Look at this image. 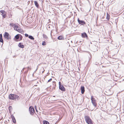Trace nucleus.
Masks as SVG:
<instances>
[{
  "label": "nucleus",
  "instance_id": "1",
  "mask_svg": "<svg viewBox=\"0 0 124 124\" xmlns=\"http://www.w3.org/2000/svg\"><path fill=\"white\" fill-rule=\"evenodd\" d=\"M9 98L11 100H18L19 99V97L15 94H10L8 96Z\"/></svg>",
  "mask_w": 124,
  "mask_h": 124
},
{
  "label": "nucleus",
  "instance_id": "2",
  "mask_svg": "<svg viewBox=\"0 0 124 124\" xmlns=\"http://www.w3.org/2000/svg\"><path fill=\"white\" fill-rule=\"evenodd\" d=\"M85 118L86 123L88 124H93V121L89 116H85Z\"/></svg>",
  "mask_w": 124,
  "mask_h": 124
},
{
  "label": "nucleus",
  "instance_id": "3",
  "mask_svg": "<svg viewBox=\"0 0 124 124\" xmlns=\"http://www.w3.org/2000/svg\"><path fill=\"white\" fill-rule=\"evenodd\" d=\"M29 111L31 114V115H33L34 113L35 112V111L34 108L32 106H31L30 107Z\"/></svg>",
  "mask_w": 124,
  "mask_h": 124
},
{
  "label": "nucleus",
  "instance_id": "4",
  "mask_svg": "<svg viewBox=\"0 0 124 124\" xmlns=\"http://www.w3.org/2000/svg\"><path fill=\"white\" fill-rule=\"evenodd\" d=\"M78 21L79 23L81 25H84L85 24V23L84 21L80 20L79 18L78 19Z\"/></svg>",
  "mask_w": 124,
  "mask_h": 124
},
{
  "label": "nucleus",
  "instance_id": "5",
  "mask_svg": "<svg viewBox=\"0 0 124 124\" xmlns=\"http://www.w3.org/2000/svg\"><path fill=\"white\" fill-rule=\"evenodd\" d=\"M92 97H92L91 99L92 102L93 106L95 107H96V100H94V98H93Z\"/></svg>",
  "mask_w": 124,
  "mask_h": 124
},
{
  "label": "nucleus",
  "instance_id": "6",
  "mask_svg": "<svg viewBox=\"0 0 124 124\" xmlns=\"http://www.w3.org/2000/svg\"><path fill=\"white\" fill-rule=\"evenodd\" d=\"M4 36L5 38L6 39L8 40L9 39V34L7 32H5V34L4 35Z\"/></svg>",
  "mask_w": 124,
  "mask_h": 124
},
{
  "label": "nucleus",
  "instance_id": "7",
  "mask_svg": "<svg viewBox=\"0 0 124 124\" xmlns=\"http://www.w3.org/2000/svg\"><path fill=\"white\" fill-rule=\"evenodd\" d=\"M0 12L2 13V15L3 16V17L4 18H5L6 17V14L4 10H1L0 11Z\"/></svg>",
  "mask_w": 124,
  "mask_h": 124
},
{
  "label": "nucleus",
  "instance_id": "8",
  "mask_svg": "<svg viewBox=\"0 0 124 124\" xmlns=\"http://www.w3.org/2000/svg\"><path fill=\"white\" fill-rule=\"evenodd\" d=\"M57 39L59 40H63L65 39L64 36L63 35L57 37Z\"/></svg>",
  "mask_w": 124,
  "mask_h": 124
},
{
  "label": "nucleus",
  "instance_id": "9",
  "mask_svg": "<svg viewBox=\"0 0 124 124\" xmlns=\"http://www.w3.org/2000/svg\"><path fill=\"white\" fill-rule=\"evenodd\" d=\"M59 89L62 91H64L65 90V89L64 87L62 85H61L59 86Z\"/></svg>",
  "mask_w": 124,
  "mask_h": 124
},
{
  "label": "nucleus",
  "instance_id": "10",
  "mask_svg": "<svg viewBox=\"0 0 124 124\" xmlns=\"http://www.w3.org/2000/svg\"><path fill=\"white\" fill-rule=\"evenodd\" d=\"M14 28L15 30H16L17 31H19V29L20 28V27L16 25L14 26Z\"/></svg>",
  "mask_w": 124,
  "mask_h": 124
},
{
  "label": "nucleus",
  "instance_id": "11",
  "mask_svg": "<svg viewBox=\"0 0 124 124\" xmlns=\"http://www.w3.org/2000/svg\"><path fill=\"white\" fill-rule=\"evenodd\" d=\"M81 93L82 94L84 93L85 91V87L84 86H81Z\"/></svg>",
  "mask_w": 124,
  "mask_h": 124
},
{
  "label": "nucleus",
  "instance_id": "12",
  "mask_svg": "<svg viewBox=\"0 0 124 124\" xmlns=\"http://www.w3.org/2000/svg\"><path fill=\"white\" fill-rule=\"evenodd\" d=\"M82 36L83 37H87V35L85 33H84L82 34Z\"/></svg>",
  "mask_w": 124,
  "mask_h": 124
},
{
  "label": "nucleus",
  "instance_id": "13",
  "mask_svg": "<svg viewBox=\"0 0 124 124\" xmlns=\"http://www.w3.org/2000/svg\"><path fill=\"white\" fill-rule=\"evenodd\" d=\"M18 46L22 48H23L24 47V45H23L21 43H19L18 44Z\"/></svg>",
  "mask_w": 124,
  "mask_h": 124
},
{
  "label": "nucleus",
  "instance_id": "14",
  "mask_svg": "<svg viewBox=\"0 0 124 124\" xmlns=\"http://www.w3.org/2000/svg\"><path fill=\"white\" fill-rule=\"evenodd\" d=\"M34 3L36 6L37 8H38L39 6V5L38 4L37 1H34Z\"/></svg>",
  "mask_w": 124,
  "mask_h": 124
},
{
  "label": "nucleus",
  "instance_id": "15",
  "mask_svg": "<svg viewBox=\"0 0 124 124\" xmlns=\"http://www.w3.org/2000/svg\"><path fill=\"white\" fill-rule=\"evenodd\" d=\"M0 42H3V40L2 38V34H0Z\"/></svg>",
  "mask_w": 124,
  "mask_h": 124
},
{
  "label": "nucleus",
  "instance_id": "16",
  "mask_svg": "<svg viewBox=\"0 0 124 124\" xmlns=\"http://www.w3.org/2000/svg\"><path fill=\"white\" fill-rule=\"evenodd\" d=\"M12 120L13 122L14 123H16V119H15L14 117V116H12Z\"/></svg>",
  "mask_w": 124,
  "mask_h": 124
},
{
  "label": "nucleus",
  "instance_id": "17",
  "mask_svg": "<svg viewBox=\"0 0 124 124\" xmlns=\"http://www.w3.org/2000/svg\"><path fill=\"white\" fill-rule=\"evenodd\" d=\"M19 34H17L15 36V38L17 40L19 38Z\"/></svg>",
  "mask_w": 124,
  "mask_h": 124
},
{
  "label": "nucleus",
  "instance_id": "18",
  "mask_svg": "<svg viewBox=\"0 0 124 124\" xmlns=\"http://www.w3.org/2000/svg\"><path fill=\"white\" fill-rule=\"evenodd\" d=\"M28 38L30 39L31 40H34V38L31 35L29 36Z\"/></svg>",
  "mask_w": 124,
  "mask_h": 124
},
{
  "label": "nucleus",
  "instance_id": "19",
  "mask_svg": "<svg viewBox=\"0 0 124 124\" xmlns=\"http://www.w3.org/2000/svg\"><path fill=\"white\" fill-rule=\"evenodd\" d=\"M109 15L108 13H107V15L106 16V19L107 20H108L109 19Z\"/></svg>",
  "mask_w": 124,
  "mask_h": 124
},
{
  "label": "nucleus",
  "instance_id": "20",
  "mask_svg": "<svg viewBox=\"0 0 124 124\" xmlns=\"http://www.w3.org/2000/svg\"><path fill=\"white\" fill-rule=\"evenodd\" d=\"M49 123L46 121H43V124H49Z\"/></svg>",
  "mask_w": 124,
  "mask_h": 124
},
{
  "label": "nucleus",
  "instance_id": "21",
  "mask_svg": "<svg viewBox=\"0 0 124 124\" xmlns=\"http://www.w3.org/2000/svg\"><path fill=\"white\" fill-rule=\"evenodd\" d=\"M43 37L45 38V39H47L48 38L47 37V36H46V35L45 34H44L43 35Z\"/></svg>",
  "mask_w": 124,
  "mask_h": 124
},
{
  "label": "nucleus",
  "instance_id": "22",
  "mask_svg": "<svg viewBox=\"0 0 124 124\" xmlns=\"http://www.w3.org/2000/svg\"><path fill=\"white\" fill-rule=\"evenodd\" d=\"M19 31H18L22 33V32H23V31L22 29H20V28L19 29Z\"/></svg>",
  "mask_w": 124,
  "mask_h": 124
},
{
  "label": "nucleus",
  "instance_id": "23",
  "mask_svg": "<svg viewBox=\"0 0 124 124\" xmlns=\"http://www.w3.org/2000/svg\"><path fill=\"white\" fill-rule=\"evenodd\" d=\"M23 37L22 35L19 34V38L20 39V40H21L22 39Z\"/></svg>",
  "mask_w": 124,
  "mask_h": 124
},
{
  "label": "nucleus",
  "instance_id": "24",
  "mask_svg": "<svg viewBox=\"0 0 124 124\" xmlns=\"http://www.w3.org/2000/svg\"><path fill=\"white\" fill-rule=\"evenodd\" d=\"M42 45L43 46L45 45H46V42L44 41H43L42 43Z\"/></svg>",
  "mask_w": 124,
  "mask_h": 124
},
{
  "label": "nucleus",
  "instance_id": "25",
  "mask_svg": "<svg viewBox=\"0 0 124 124\" xmlns=\"http://www.w3.org/2000/svg\"><path fill=\"white\" fill-rule=\"evenodd\" d=\"M10 25L12 26V27H13L14 26H15V25L14 23H10Z\"/></svg>",
  "mask_w": 124,
  "mask_h": 124
},
{
  "label": "nucleus",
  "instance_id": "26",
  "mask_svg": "<svg viewBox=\"0 0 124 124\" xmlns=\"http://www.w3.org/2000/svg\"><path fill=\"white\" fill-rule=\"evenodd\" d=\"M12 107L11 106H10L9 107V110L10 111V110L11 109H12Z\"/></svg>",
  "mask_w": 124,
  "mask_h": 124
},
{
  "label": "nucleus",
  "instance_id": "27",
  "mask_svg": "<svg viewBox=\"0 0 124 124\" xmlns=\"http://www.w3.org/2000/svg\"><path fill=\"white\" fill-rule=\"evenodd\" d=\"M52 80V78L50 79L49 80H48V82H50Z\"/></svg>",
  "mask_w": 124,
  "mask_h": 124
},
{
  "label": "nucleus",
  "instance_id": "28",
  "mask_svg": "<svg viewBox=\"0 0 124 124\" xmlns=\"http://www.w3.org/2000/svg\"><path fill=\"white\" fill-rule=\"evenodd\" d=\"M25 36L26 37H27L28 36H29L27 34H25Z\"/></svg>",
  "mask_w": 124,
  "mask_h": 124
},
{
  "label": "nucleus",
  "instance_id": "29",
  "mask_svg": "<svg viewBox=\"0 0 124 124\" xmlns=\"http://www.w3.org/2000/svg\"><path fill=\"white\" fill-rule=\"evenodd\" d=\"M59 86H61V85H61V83L60 82H59Z\"/></svg>",
  "mask_w": 124,
  "mask_h": 124
},
{
  "label": "nucleus",
  "instance_id": "30",
  "mask_svg": "<svg viewBox=\"0 0 124 124\" xmlns=\"http://www.w3.org/2000/svg\"><path fill=\"white\" fill-rule=\"evenodd\" d=\"M24 68H23V69H22V70L21 71V72H23V71L24 70Z\"/></svg>",
  "mask_w": 124,
  "mask_h": 124
},
{
  "label": "nucleus",
  "instance_id": "31",
  "mask_svg": "<svg viewBox=\"0 0 124 124\" xmlns=\"http://www.w3.org/2000/svg\"><path fill=\"white\" fill-rule=\"evenodd\" d=\"M53 83L54 84H55V81H54L53 82ZM54 86H56V85L55 84V85H54Z\"/></svg>",
  "mask_w": 124,
  "mask_h": 124
},
{
  "label": "nucleus",
  "instance_id": "32",
  "mask_svg": "<svg viewBox=\"0 0 124 124\" xmlns=\"http://www.w3.org/2000/svg\"><path fill=\"white\" fill-rule=\"evenodd\" d=\"M38 66H37V69H36V70H35V72L37 70H38Z\"/></svg>",
  "mask_w": 124,
  "mask_h": 124
},
{
  "label": "nucleus",
  "instance_id": "33",
  "mask_svg": "<svg viewBox=\"0 0 124 124\" xmlns=\"http://www.w3.org/2000/svg\"><path fill=\"white\" fill-rule=\"evenodd\" d=\"M28 70L29 69H30H30H31L30 68H29V67H28Z\"/></svg>",
  "mask_w": 124,
  "mask_h": 124
},
{
  "label": "nucleus",
  "instance_id": "34",
  "mask_svg": "<svg viewBox=\"0 0 124 124\" xmlns=\"http://www.w3.org/2000/svg\"><path fill=\"white\" fill-rule=\"evenodd\" d=\"M47 27L49 28H50V26L49 25H47Z\"/></svg>",
  "mask_w": 124,
  "mask_h": 124
},
{
  "label": "nucleus",
  "instance_id": "35",
  "mask_svg": "<svg viewBox=\"0 0 124 124\" xmlns=\"http://www.w3.org/2000/svg\"><path fill=\"white\" fill-rule=\"evenodd\" d=\"M35 110H36V111L37 112H38V111H37V108H36V109H35Z\"/></svg>",
  "mask_w": 124,
  "mask_h": 124
},
{
  "label": "nucleus",
  "instance_id": "36",
  "mask_svg": "<svg viewBox=\"0 0 124 124\" xmlns=\"http://www.w3.org/2000/svg\"><path fill=\"white\" fill-rule=\"evenodd\" d=\"M45 70H44L42 72V73H43L44 72V71Z\"/></svg>",
  "mask_w": 124,
  "mask_h": 124
},
{
  "label": "nucleus",
  "instance_id": "37",
  "mask_svg": "<svg viewBox=\"0 0 124 124\" xmlns=\"http://www.w3.org/2000/svg\"><path fill=\"white\" fill-rule=\"evenodd\" d=\"M35 109L36 108H36V106H35Z\"/></svg>",
  "mask_w": 124,
  "mask_h": 124
},
{
  "label": "nucleus",
  "instance_id": "38",
  "mask_svg": "<svg viewBox=\"0 0 124 124\" xmlns=\"http://www.w3.org/2000/svg\"><path fill=\"white\" fill-rule=\"evenodd\" d=\"M39 0V1H42V0Z\"/></svg>",
  "mask_w": 124,
  "mask_h": 124
},
{
  "label": "nucleus",
  "instance_id": "39",
  "mask_svg": "<svg viewBox=\"0 0 124 124\" xmlns=\"http://www.w3.org/2000/svg\"><path fill=\"white\" fill-rule=\"evenodd\" d=\"M51 34H52V32H51Z\"/></svg>",
  "mask_w": 124,
  "mask_h": 124
}]
</instances>
